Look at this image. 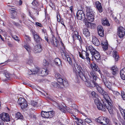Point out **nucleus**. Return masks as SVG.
<instances>
[{
	"label": "nucleus",
	"mask_w": 125,
	"mask_h": 125,
	"mask_svg": "<svg viewBox=\"0 0 125 125\" xmlns=\"http://www.w3.org/2000/svg\"><path fill=\"white\" fill-rule=\"evenodd\" d=\"M102 101L103 104L101 103L100 100L98 98H96L94 99L95 103L98 109L104 111H105L106 109H107L110 114H112L113 110L112 101L110 99V101H108L104 98L102 100Z\"/></svg>",
	"instance_id": "f257e3e1"
},
{
	"label": "nucleus",
	"mask_w": 125,
	"mask_h": 125,
	"mask_svg": "<svg viewBox=\"0 0 125 125\" xmlns=\"http://www.w3.org/2000/svg\"><path fill=\"white\" fill-rule=\"evenodd\" d=\"M96 87L97 91L101 95L103 96L105 100L110 101V98L107 93L103 89L96 83L95 86Z\"/></svg>",
	"instance_id": "f03ea898"
},
{
	"label": "nucleus",
	"mask_w": 125,
	"mask_h": 125,
	"mask_svg": "<svg viewBox=\"0 0 125 125\" xmlns=\"http://www.w3.org/2000/svg\"><path fill=\"white\" fill-rule=\"evenodd\" d=\"M88 48L91 53L92 55L94 56L96 60H99L101 59L100 55L99 53L92 46L90 45L89 47L88 46Z\"/></svg>",
	"instance_id": "7ed1b4c3"
},
{
	"label": "nucleus",
	"mask_w": 125,
	"mask_h": 125,
	"mask_svg": "<svg viewBox=\"0 0 125 125\" xmlns=\"http://www.w3.org/2000/svg\"><path fill=\"white\" fill-rule=\"evenodd\" d=\"M96 121L103 125H107L109 123L110 120L108 118L100 116L96 119Z\"/></svg>",
	"instance_id": "20e7f679"
},
{
	"label": "nucleus",
	"mask_w": 125,
	"mask_h": 125,
	"mask_svg": "<svg viewBox=\"0 0 125 125\" xmlns=\"http://www.w3.org/2000/svg\"><path fill=\"white\" fill-rule=\"evenodd\" d=\"M80 57L83 59H86L88 63L90 62V59L89 57V54L87 51H82V53L79 52Z\"/></svg>",
	"instance_id": "39448f33"
},
{
	"label": "nucleus",
	"mask_w": 125,
	"mask_h": 125,
	"mask_svg": "<svg viewBox=\"0 0 125 125\" xmlns=\"http://www.w3.org/2000/svg\"><path fill=\"white\" fill-rule=\"evenodd\" d=\"M53 114L54 112L53 111L45 112L42 111L41 115L43 117L50 118L53 117Z\"/></svg>",
	"instance_id": "423d86ee"
},
{
	"label": "nucleus",
	"mask_w": 125,
	"mask_h": 125,
	"mask_svg": "<svg viewBox=\"0 0 125 125\" xmlns=\"http://www.w3.org/2000/svg\"><path fill=\"white\" fill-rule=\"evenodd\" d=\"M1 119L4 122H9L10 120L9 115L8 113H3L0 115Z\"/></svg>",
	"instance_id": "0eeeda50"
},
{
	"label": "nucleus",
	"mask_w": 125,
	"mask_h": 125,
	"mask_svg": "<svg viewBox=\"0 0 125 125\" xmlns=\"http://www.w3.org/2000/svg\"><path fill=\"white\" fill-rule=\"evenodd\" d=\"M76 17L77 19L79 20H84L85 19L84 12L82 10H78L76 14Z\"/></svg>",
	"instance_id": "6e6552de"
},
{
	"label": "nucleus",
	"mask_w": 125,
	"mask_h": 125,
	"mask_svg": "<svg viewBox=\"0 0 125 125\" xmlns=\"http://www.w3.org/2000/svg\"><path fill=\"white\" fill-rule=\"evenodd\" d=\"M90 79H87V80L84 81L85 84L87 87L90 88L95 87L96 84V83L95 82L96 81L94 80L89 81Z\"/></svg>",
	"instance_id": "1a4fd4ad"
},
{
	"label": "nucleus",
	"mask_w": 125,
	"mask_h": 125,
	"mask_svg": "<svg viewBox=\"0 0 125 125\" xmlns=\"http://www.w3.org/2000/svg\"><path fill=\"white\" fill-rule=\"evenodd\" d=\"M87 74H86L87 79H91V78H93L94 80L96 81L97 77L95 75L94 71L87 72Z\"/></svg>",
	"instance_id": "9d476101"
},
{
	"label": "nucleus",
	"mask_w": 125,
	"mask_h": 125,
	"mask_svg": "<svg viewBox=\"0 0 125 125\" xmlns=\"http://www.w3.org/2000/svg\"><path fill=\"white\" fill-rule=\"evenodd\" d=\"M118 35L119 37L122 38L124 36L125 34V30L122 27H119L118 30Z\"/></svg>",
	"instance_id": "9b49d317"
},
{
	"label": "nucleus",
	"mask_w": 125,
	"mask_h": 125,
	"mask_svg": "<svg viewBox=\"0 0 125 125\" xmlns=\"http://www.w3.org/2000/svg\"><path fill=\"white\" fill-rule=\"evenodd\" d=\"M38 74L40 76H44L47 75L48 73L47 69L42 68L39 69Z\"/></svg>",
	"instance_id": "f8f14e48"
},
{
	"label": "nucleus",
	"mask_w": 125,
	"mask_h": 125,
	"mask_svg": "<svg viewBox=\"0 0 125 125\" xmlns=\"http://www.w3.org/2000/svg\"><path fill=\"white\" fill-rule=\"evenodd\" d=\"M42 50V49L41 45L38 44L35 46L33 52L35 53L40 52Z\"/></svg>",
	"instance_id": "ddd939ff"
},
{
	"label": "nucleus",
	"mask_w": 125,
	"mask_h": 125,
	"mask_svg": "<svg viewBox=\"0 0 125 125\" xmlns=\"http://www.w3.org/2000/svg\"><path fill=\"white\" fill-rule=\"evenodd\" d=\"M104 84L110 90L111 89V83L109 82L105 78H104L103 79Z\"/></svg>",
	"instance_id": "4468645a"
},
{
	"label": "nucleus",
	"mask_w": 125,
	"mask_h": 125,
	"mask_svg": "<svg viewBox=\"0 0 125 125\" xmlns=\"http://www.w3.org/2000/svg\"><path fill=\"white\" fill-rule=\"evenodd\" d=\"M83 72L81 71L78 73V74L80 78L82 80L84 81H85L87 80L86 76L84 74L85 73L84 71L83 70Z\"/></svg>",
	"instance_id": "2eb2a0df"
},
{
	"label": "nucleus",
	"mask_w": 125,
	"mask_h": 125,
	"mask_svg": "<svg viewBox=\"0 0 125 125\" xmlns=\"http://www.w3.org/2000/svg\"><path fill=\"white\" fill-rule=\"evenodd\" d=\"M74 67L75 70L78 73L81 71H83V70L82 67L81 66H79L76 62H75V63H74V66H73L74 69Z\"/></svg>",
	"instance_id": "dca6fc26"
},
{
	"label": "nucleus",
	"mask_w": 125,
	"mask_h": 125,
	"mask_svg": "<svg viewBox=\"0 0 125 125\" xmlns=\"http://www.w3.org/2000/svg\"><path fill=\"white\" fill-rule=\"evenodd\" d=\"M95 6L100 12H101L103 11L102 7L101 4L98 1H97L95 2Z\"/></svg>",
	"instance_id": "f3484780"
},
{
	"label": "nucleus",
	"mask_w": 125,
	"mask_h": 125,
	"mask_svg": "<svg viewBox=\"0 0 125 125\" xmlns=\"http://www.w3.org/2000/svg\"><path fill=\"white\" fill-rule=\"evenodd\" d=\"M51 42L53 46L57 47L58 42L55 37H52V39L51 40Z\"/></svg>",
	"instance_id": "a211bd4d"
},
{
	"label": "nucleus",
	"mask_w": 125,
	"mask_h": 125,
	"mask_svg": "<svg viewBox=\"0 0 125 125\" xmlns=\"http://www.w3.org/2000/svg\"><path fill=\"white\" fill-rule=\"evenodd\" d=\"M92 42L95 46H98L100 45V42L98 39L95 36L92 37Z\"/></svg>",
	"instance_id": "6ab92c4d"
},
{
	"label": "nucleus",
	"mask_w": 125,
	"mask_h": 125,
	"mask_svg": "<svg viewBox=\"0 0 125 125\" xmlns=\"http://www.w3.org/2000/svg\"><path fill=\"white\" fill-rule=\"evenodd\" d=\"M33 37L34 40L37 43H39L42 41L41 38L37 34L34 36Z\"/></svg>",
	"instance_id": "aec40b11"
},
{
	"label": "nucleus",
	"mask_w": 125,
	"mask_h": 125,
	"mask_svg": "<svg viewBox=\"0 0 125 125\" xmlns=\"http://www.w3.org/2000/svg\"><path fill=\"white\" fill-rule=\"evenodd\" d=\"M52 85L54 87L56 88H62V85L60 84L59 83L56 82H54L52 83Z\"/></svg>",
	"instance_id": "412c9836"
},
{
	"label": "nucleus",
	"mask_w": 125,
	"mask_h": 125,
	"mask_svg": "<svg viewBox=\"0 0 125 125\" xmlns=\"http://www.w3.org/2000/svg\"><path fill=\"white\" fill-rule=\"evenodd\" d=\"M102 23L104 26H109L110 24L108 20L105 18L103 19L102 20Z\"/></svg>",
	"instance_id": "4be33fe9"
},
{
	"label": "nucleus",
	"mask_w": 125,
	"mask_h": 125,
	"mask_svg": "<svg viewBox=\"0 0 125 125\" xmlns=\"http://www.w3.org/2000/svg\"><path fill=\"white\" fill-rule=\"evenodd\" d=\"M120 73L122 79L123 80H125V68H124L121 70L120 72Z\"/></svg>",
	"instance_id": "5701e85b"
},
{
	"label": "nucleus",
	"mask_w": 125,
	"mask_h": 125,
	"mask_svg": "<svg viewBox=\"0 0 125 125\" xmlns=\"http://www.w3.org/2000/svg\"><path fill=\"white\" fill-rule=\"evenodd\" d=\"M113 55V57L115 58V61L116 62L118 61L119 58L118 53L115 51H114Z\"/></svg>",
	"instance_id": "b1692460"
},
{
	"label": "nucleus",
	"mask_w": 125,
	"mask_h": 125,
	"mask_svg": "<svg viewBox=\"0 0 125 125\" xmlns=\"http://www.w3.org/2000/svg\"><path fill=\"white\" fill-rule=\"evenodd\" d=\"M87 18L88 21L91 22H93L94 19V14L87 15Z\"/></svg>",
	"instance_id": "393cba45"
},
{
	"label": "nucleus",
	"mask_w": 125,
	"mask_h": 125,
	"mask_svg": "<svg viewBox=\"0 0 125 125\" xmlns=\"http://www.w3.org/2000/svg\"><path fill=\"white\" fill-rule=\"evenodd\" d=\"M61 53L62 57L64 60H66L68 56H69L65 52V51L63 50H61Z\"/></svg>",
	"instance_id": "a878e982"
},
{
	"label": "nucleus",
	"mask_w": 125,
	"mask_h": 125,
	"mask_svg": "<svg viewBox=\"0 0 125 125\" xmlns=\"http://www.w3.org/2000/svg\"><path fill=\"white\" fill-rule=\"evenodd\" d=\"M58 108L62 112L65 113L66 110V109L65 108V106L62 104H57Z\"/></svg>",
	"instance_id": "bb28decb"
},
{
	"label": "nucleus",
	"mask_w": 125,
	"mask_h": 125,
	"mask_svg": "<svg viewBox=\"0 0 125 125\" xmlns=\"http://www.w3.org/2000/svg\"><path fill=\"white\" fill-rule=\"evenodd\" d=\"M111 70L112 71V73L113 75H115L118 72V69L116 66L112 67L111 68Z\"/></svg>",
	"instance_id": "cd10ccee"
},
{
	"label": "nucleus",
	"mask_w": 125,
	"mask_h": 125,
	"mask_svg": "<svg viewBox=\"0 0 125 125\" xmlns=\"http://www.w3.org/2000/svg\"><path fill=\"white\" fill-rule=\"evenodd\" d=\"M83 34L86 37H89L90 35V32L87 29H84L83 30Z\"/></svg>",
	"instance_id": "c85d7f7f"
},
{
	"label": "nucleus",
	"mask_w": 125,
	"mask_h": 125,
	"mask_svg": "<svg viewBox=\"0 0 125 125\" xmlns=\"http://www.w3.org/2000/svg\"><path fill=\"white\" fill-rule=\"evenodd\" d=\"M86 12L87 15H88L90 14H94L92 10L90 7H86Z\"/></svg>",
	"instance_id": "c756f323"
},
{
	"label": "nucleus",
	"mask_w": 125,
	"mask_h": 125,
	"mask_svg": "<svg viewBox=\"0 0 125 125\" xmlns=\"http://www.w3.org/2000/svg\"><path fill=\"white\" fill-rule=\"evenodd\" d=\"M54 62H55V64L56 65H57L58 66H62V62L59 58H55L54 60Z\"/></svg>",
	"instance_id": "7c9ffc66"
},
{
	"label": "nucleus",
	"mask_w": 125,
	"mask_h": 125,
	"mask_svg": "<svg viewBox=\"0 0 125 125\" xmlns=\"http://www.w3.org/2000/svg\"><path fill=\"white\" fill-rule=\"evenodd\" d=\"M26 101L25 100L24 98L21 97L19 98L17 101V103L20 105L22 104L23 103L26 102Z\"/></svg>",
	"instance_id": "2f4dec72"
},
{
	"label": "nucleus",
	"mask_w": 125,
	"mask_h": 125,
	"mask_svg": "<svg viewBox=\"0 0 125 125\" xmlns=\"http://www.w3.org/2000/svg\"><path fill=\"white\" fill-rule=\"evenodd\" d=\"M27 62L29 64L31 65L33 63V58L32 56H31L27 59Z\"/></svg>",
	"instance_id": "473e14b6"
},
{
	"label": "nucleus",
	"mask_w": 125,
	"mask_h": 125,
	"mask_svg": "<svg viewBox=\"0 0 125 125\" xmlns=\"http://www.w3.org/2000/svg\"><path fill=\"white\" fill-rule=\"evenodd\" d=\"M101 45L102 46V47L104 51H106L107 50L108 47L107 43L104 42V43H101Z\"/></svg>",
	"instance_id": "72a5a7b5"
},
{
	"label": "nucleus",
	"mask_w": 125,
	"mask_h": 125,
	"mask_svg": "<svg viewBox=\"0 0 125 125\" xmlns=\"http://www.w3.org/2000/svg\"><path fill=\"white\" fill-rule=\"evenodd\" d=\"M16 118L18 119H22L23 118V115L19 112L17 113L16 115Z\"/></svg>",
	"instance_id": "f704fd0d"
},
{
	"label": "nucleus",
	"mask_w": 125,
	"mask_h": 125,
	"mask_svg": "<svg viewBox=\"0 0 125 125\" xmlns=\"http://www.w3.org/2000/svg\"><path fill=\"white\" fill-rule=\"evenodd\" d=\"M22 109H23L26 108L28 106V104L26 101L23 103L22 104L20 105Z\"/></svg>",
	"instance_id": "c9c22d12"
},
{
	"label": "nucleus",
	"mask_w": 125,
	"mask_h": 125,
	"mask_svg": "<svg viewBox=\"0 0 125 125\" xmlns=\"http://www.w3.org/2000/svg\"><path fill=\"white\" fill-rule=\"evenodd\" d=\"M4 73L5 74L7 80H10L11 74H9L6 71H5Z\"/></svg>",
	"instance_id": "e433bc0d"
},
{
	"label": "nucleus",
	"mask_w": 125,
	"mask_h": 125,
	"mask_svg": "<svg viewBox=\"0 0 125 125\" xmlns=\"http://www.w3.org/2000/svg\"><path fill=\"white\" fill-rule=\"evenodd\" d=\"M58 83L60 84H62V87L64 86V82L63 79L61 78L57 79Z\"/></svg>",
	"instance_id": "4c0bfd02"
},
{
	"label": "nucleus",
	"mask_w": 125,
	"mask_h": 125,
	"mask_svg": "<svg viewBox=\"0 0 125 125\" xmlns=\"http://www.w3.org/2000/svg\"><path fill=\"white\" fill-rule=\"evenodd\" d=\"M77 120L79 123L82 124V125H86L85 123L82 119L78 118V119H77Z\"/></svg>",
	"instance_id": "58836bf2"
},
{
	"label": "nucleus",
	"mask_w": 125,
	"mask_h": 125,
	"mask_svg": "<svg viewBox=\"0 0 125 125\" xmlns=\"http://www.w3.org/2000/svg\"><path fill=\"white\" fill-rule=\"evenodd\" d=\"M5 75H5V74L4 73L1 76V79L4 82H5L7 81V78L6 77V76Z\"/></svg>",
	"instance_id": "ea45409f"
},
{
	"label": "nucleus",
	"mask_w": 125,
	"mask_h": 125,
	"mask_svg": "<svg viewBox=\"0 0 125 125\" xmlns=\"http://www.w3.org/2000/svg\"><path fill=\"white\" fill-rule=\"evenodd\" d=\"M103 72L104 73V74L105 75L108 77L110 76V73L107 71L104 70H103Z\"/></svg>",
	"instance_id": "a19ab883"
},
{
	"label": "nucleus",
	"mask_w": 125,
	"mask_h": 125,
	"mask_svg": "<svg viewBox=\"0 0 125 125\" xmlns=\"http://www.w3.org/2000/svg\"><path fill=\"white\" fill-rule=\"evenodd\" d=\"M24 47L29 52L31 51V47L29 45H25Z\"/></svg>",
	"instance_id": "79ce46f5"
},
{
	"label": "nucleus",
	"mask_w": 125,
	"mask_h": 125,
	"mask_svg": "<svg viewBox=\"0 0 125 125\" xmlns=\"http://www.w3.org/2000/svg\"><path fill=\"white\" fill-rule=\"evenodd\" d=\"M66 58L67 59V60L68 62L69 63L70 65H72L73 62L71 58L69 57V56H68V57Z\"/></svg>",
	"instance_id": "37998d69"
},
{
	"label": "nucleus",
	"mask_w": 125,
	"mask_h": 125,
	"mask_svg": "<svg viewBox=\"0 0 125 125\" xmlns=\"http://www.w3.org/2000/svg\"><path fill=\"white\" fill-rule=\"evenodd\" d=\"M32 4L33 5L35 6H37L39 5L38 2L36 0H34L32 2Z\"/></svg>",
	"instance_id": "c03bdc74"
},
{
	"label": "nucleus",
	"mask_w": 125,
	"mask_h": 125,
	"mask_svg": "<svg viewBox=\"0 0 125 125\" xmlns=\"http://www.w3.org/2000/svg\"><path fill=\"white\" fill-rule=\"evenodd\" d=\"M17 15V13L15 12V13H12L10 15V17L11 18L15 19L16 18Z\"/></svg>",
	"instance_id": "a18cd8bd"
},
{
	"label": "nucleus",
	"mask_w": 125,
	"mask_h": 125,
	"mask_svg": "<svg viewBox=\"0 0 125 125\" xmlns=\"http://www.w3.org/2000/svg\"><path fill=\"white\" fill-rule=\"evenodd\" d=\"M113 121L115 125H118V121L115 118H113Z\"/></svg>",
	"instance_id": "49530a36"
},
{
	"label": "nucleus",
	"mask_w": 125,
	"mask_h": 125,
	"mask_svg": "<svg viewBox=\"0 0 125 125\" xmlns=\"http://www.w3.org/2000/svg\"><path fill=\"white\" fill-rule=\"evenodd\" d=\"M99 35L100 36L103 37L104 36V31H98Z\"/></svg>",
	"instance_id": "de8ad7c7"
},
{
	"label": "nucleus",
	"mask_w": 125,
	"mask_h": 125,
	"mask_svg": "<svg viewBox=\"0 0 125 125\" xmlns=\"http://www.w3.org/2000/svg\"><path fill=\"white\" fill-rule=\"evenodd\" d=\"M97 29L98 31H104L102 26L101 25H98V26L97 27Z\"/></svg>",
	"instance_id": "09e8293b"
},
{
	"label": "nucleus",
	"mask_w": 125,
	"mask_h": 125,
	"mask_svg": "<svg viewBox=\"0 0 125 125\" xmlns=\"http://www.w3.org/2000/svg\"><path fill=\"white\" fill-rule=\"evenodd\" d=\"M39 70V69H37L36 70H33L32 71L31 70V71L32 72V73L31 74H36L37 73H38V71Z\"/></svg>",
	"instance_id": "8fccbe9b"
},
{
	"label": "nucleus",
	"mask_w": 125,
	"mask_h": 125,
	"mask_svg": "<svg viewBox=\"0 0 125 125\" xmlns=\"http://www.w3.org/2000/svg\"><path fill=\"white\" fill-rule=\"evenodd\" d=\"M9 12L11 13H15L16 12L15 11V9L13 8H11L9 10Z\"/></svg>",
	"instance_id": "3c124183"
},
{
	"label": "nucleus",
	"mask_w": 125,
	"mask_h": 125,
	"mask_svg": "<svg viewBox=\"0 0 125 125\" xmlns=\"http://www.w3.org/2000/svg\"><path fill=\"white\" fill-rule=\"evenodd\" d=\"M91 23L89 22H85V25L88 28H90L91 27Z\"/></svg>",
	"instance_id": "603ef678"
},
{
	"label": "nucleus",
	"mask_w": 125,
	"mask_h": 125,
	"mask_svg": "<svg viewBox=\"0 0 125 125\" xmlns=\"http://www.w3.org/2000/svg\"><path fill=\"white\" fill-rule=\"evenodd\" d=\"M85 121L87 123H90L92 122L91 120L88 118H86L85 120Z\"/></svg>",
	"instance_id": "864d4df0"
},
{
	"label": "nucleus",
	"mask_w": 125,
	"mask_h": 125,
	"mask_svg": "<svg viewBox=\"0 0 125 125\" xmlns=\"http://www.w3.org/2000/svg\"><path fill=\"white\" fill-rule=\"evenodd\" d=\"M43 64L44 66L47 65L48 64V62L45 59H44L43 60Z\"/></svg>",
	"instance_id": "5fc2aeb1"
},
{
	"label": "nucleus",
	"mask_w": 125,
	"mask_h": 125,
	"mask_svg": "<svg viewBox=\"0 0 125 125\" xmlns=\"http://www.w3.org/2000/svg\"><path fill=\"white\" fill-rule=\"evenodd\" d=\"M91 94L95 98H96L97 96V94L94 92H92L91 93Z\"/></svg>",
	"instance_id": "6e6d98bb"
},
{
	"label": "nucleus",
	"mask_w": 125,
	"mask_h": 125,
	"mask_svg": "<svg viewBox=\"0 0 125 125\" xmlns=\"http://www.w3.org/2000/svg\"><path fill=\"white\" fill-rule=\"evenodd\" d=\"M96 27V24L94 23H91L90 28L93 29L94 28Z\"/></svg>",
	"instance_id": "4d7b16f0"
},
{
	"label": "nucleus",
	"mask_w": 125,
	"mask_h": 125,
	"mask_svg": "<svg viewBox=\"0 0 125 125\" xmlns=\"http://www.w3.org/2000/svg\"><path fill=\"white\" fill-rule=\"evenodd\" d=\"M55 76L57 79L60 78L61 77L60 74L59 73H56Z\"/></svg>",
	"instance_id": "13d9d810"
},
{
	"label": "nucleus",
	"mask_w": 125,
	"mask_h": 125,
	"mask_svg": "<svg viewBox=\"0 0 125 125\" xmlns=\"http://www.w3.org/2000/svg\"><path fill=\"white\" fill-rule=\"evenodd\" d=\"M76 38V39H77L78 40H79L80 43L82 42V40L81 38V37L79 35H78V36Z\"/></svg>",
	"instance_id": "bf43d9fd"
},
{
	"label": "nucleus",
	"mask_w": 125,
	"mask_h": 125,
	"mask_svg": "<svg viewBox=\"0 0 125 125\" xmlns=\"http://www.w3.org/2000/svg\"><path fill=\"white\" fill-rule=\"evenodd\" d=\"M78 36V35H73L72 37L73 39V42H74V41L76 39L77 37Z\"/></svg>",
	"instance_id": "052dcab7"
},
{
	"label": "nucleus",
	"mask_w": 125,
	"mask_h": 125,
	"mask_svg": "<svg viewBox=\"0 0 125 125\" xmlns=\"http://www.w3.org/2000/svg\"><path fill=\"white\" fill-rule=\"evenodd\" d=\"M121 96L123 99L125 100V93L124 92L121 93Z\"/></svg>",
	"instance_id": "680f3d73"
},
{
	"label": "nucleus",
	"mask_w": 125,
	"mask_h": 125,
	"mask_svg": "<svg viewBox=\"0 0 125 125\" xmlns=\"http://www.w3.org/2000/svg\"><path fill=\"white\" fill-rule=\"evenodd\" d=\"M21 17L22 21H24L25 18L26 17V16L24 14H22L21 16Z\"/></svg>",
	"instance_id": "e2e57ef3"
},
{
	"label": "nucleus",
	"mask_w": 125,
	"mask_h": 125,
	"mask_svg": "<svg viewBox=\"0 0 125 125\" xmlns=\"http://www.w3.org/2000/svg\"><path fill=\"white\" fill-rule=\"evenodd\" d=\"M12 37L15 40L17 41H19L18 39V37L16 35H14L12 36Z\"/></svg>",
	"instance_id": "0e129e2a"
},
{
	"label": "nucleus",
	"mask_w": 125,
	"mask_h": 125,
	"mask_svg": "<svg viewBox=\"0 0 125 125\" xmlns=\"http://www.w3.org/2000/svg\"><path fill=\"white\" fill-rule=\"evenodd\" d=\"M31 32L32 33L33 36L37 34L35 31L31 29Z\"/></svg>",
	"instance_id": "69168bd1"
},
{
	"label": "nucleus",
	"mask_w": 125,
	"mask_h": 125,
	"mask_svg": "<svg viewBox=\"0 0 125 125\" xmlns=\"http://www.w3.org/2000/svg\"><path fill=\"white\" fill-rule=\"evenodd\" d=\"M112 91L113 94L116 95H118L120 94L117 91Z\"/></svg>",
	"instance_id": "338daca9"
},
{
	"label": "nucleus",
	"mask_w": 125,
	"mask_h": 125,
	"mask_svg": "<svg viewBox=\"0 0 125 125\" xmlns=\"http://www.w3.org/2000/svg\"><path fill=\"white\" fill-rule=\"evenodd\" d=\"M96 66H95V64H94V65H91V67L93 70L95 69V68L96 67Z\"/></svg>",
	"instance_id": "774afa93"
}]
</instances>
